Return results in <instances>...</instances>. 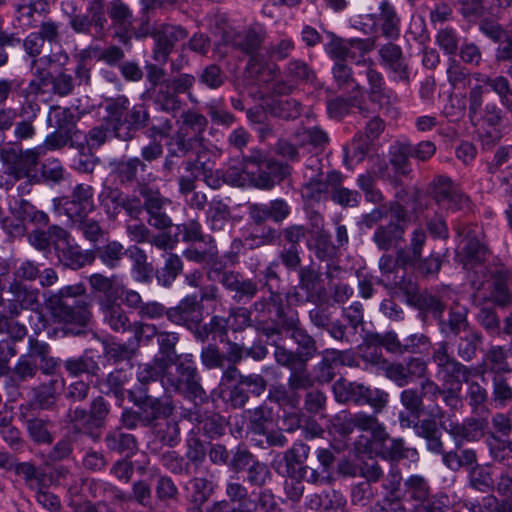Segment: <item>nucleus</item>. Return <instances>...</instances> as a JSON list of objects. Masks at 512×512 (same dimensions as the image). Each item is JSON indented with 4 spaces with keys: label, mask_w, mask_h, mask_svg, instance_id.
Here are the masks:
<instances>
[{
    "label": "nucleus",
    "mask_w": 512,
    "mask_h": 512,
    "mask_svg": "<svg viewBox=\"0 0 512 512\" xmlns=\"http://www.w3.org/2000/svg\"><path fill=\"white\" fill-rule=\"evenodd\" d=\"M160 357L152 363L141 365L137 372L138 380L148 383L159 379L169 392H179L189 397H202L205 393L199 383L192 355L175 356L178 336L175 333L158 334Z\"/></svg>",
    "instance_id": "obj_1"
},
{
    "label": "nucleus",
    "mask_w": 512,
    "mask_h": 512,
    "mask_svg": "<svg viewBox=\"0 0 512 512\" xmlns=\"http://www.w3.org/2000/svg\"><path fill=\"white\" fill-rule=\"evenodd\" d=\"M223 39L226 44L231 45L234 49L252 56L249 67L252 72L258 74L260 81L269 82L275 78L279 68L274 64L257 65V57L254 56V53L258 51L265 39V31L261 26H251L242 31H227Z\"/></svg>",
    "instance_id": "obj_2"
},
{
    "label": "nucleus",
    "mask_w": 512,
    "mask_h": 512,
    "mask_svg": "<svg viewBox=\"0 0 512 512\" xmlns=\"http://www.w3.org/2000/svg\"><path fill=\"white\" fill-rule=\"evenodd\" d=\"M207 125L208 120L201 113L194 110L183 111L177 131L167 141L169 155L183 157L197 145H202Z\"/></svg>",
    "instance_id": "obj_3"
},
{
    "label": "nucleus",
    "mask_w": 512,
    "mask_h": 512,
    "mask_svg": "<svg viewBox=\"0 0 512 512\" xmlns=\"http://www.w3.org/2000/svg\"><path fill=\"white\" fill-rule=\"evenodd\" d=\"M457 233L462 239L456 250V261L467 270L485 262L489 251L482 241L481 228L477 225L458 226Z\"/></svg>",
    "instance_id": "obj_4"
},
{
    "label": "nucleus",
    "mask_w": 512,
    "mask_h": 512,
    "mask_svg": "<svg viewBox=\"0 0 512 512\" xmlns=\"http://www.w3.org/2000/svg\"><path fill=\"white\" fill-rule=\"evenodd\" d=\"M432 362L436 365V377L442 384L450 383H468L471 376H475L478 370H472L457 361L449 352V346L446 342L438 343L431 356Z\"/></svg>",
    "instance_id": "obj_5"
},
{
    "label": "nucleus",
    "mask_w": 512,
    "mask_h": 512,
    "mask_svg": "<svg viewBox=\"0 0 512 512\" xmlns=\"http://www.w3.org/2000/svg\"><path fill=\"white\" fill-rule=\"evenodd\" d=\"M90 300L83 286L66 287V334L78 335L90 319Z\"/></svg>",
    "instance_id": "obj_6"
},
{
    "label": "nucleus",
    "mask_w": 512,
    "mask_h": 512,
    "mask_svg": "<svg viewBox=\"0 0 512 512\" xmlns=\"http://www.w3.org/2000/svg\"><path fill=\"white\" fill-rule=\"evenodd\" d=\"M431 195L436 204L446 210H463L470 200L452 180L445 176L436 177L431 184Z\"/></svg>",
    "instance_id": "obj_7"
},
{
    "label": "nucleus",
    "mask_w": 512,
    "mask_h": 512,
    "mask_svg": "<svg viewBox=\"0 0 512 512\" xmlns=\"http://www.w3.org/2000/svg\"><path fill=\"white\" fill-rule=\"evenodd\" d=\"M41 156V148L28 149L16 152L14 149L3 150L1 158L7 167L9 175L16 180L30 177L31 172L36 168Z\"/></svg>",
    "instance_id": "obj_8"
},
{
    "label": "nucleus",
    "mask_w": 512,
    "mask_h": 512,
    "mask_svg": "<svg viewBox=\"0 0 512 512\" xmlns=\"http://www.w3.org/2000/svg\"><path fill=\"white\" fill-rule=\"evenodd\" d=\"M140 195L144 198V207L149 215L148 223L157 229L170 227L172 220L166 214L170 200L163 197L158 190H153L146 185L141 186Z\"/></svg>",
    "instance_id": "obj_9"
},
{
    "label": "nucleus",
    "mask_w": 512,
    "mask_h": 512,
    "mask_svg": "<svg viewBox=\"0 0 512 512\" xmlns=\"http://www.w3.org/2000/svg\"><path fill=\"white\" fill-rule=\"evenodd\" d=\"M187 36V31L180 26L171 24L161 25L154 34V60L161 64L166 63L175 44L184 40Z\"/></svg>",
    "instance_id": "obj_10"
},
{
    "label": "nucleus",
    "mask_w": 512,
    "mask_h": 512,
    "mask_svg": "<svg viewBox=\"0 0 512 512\" xmlns=\"http://www.w3.org/2000/svg\"><path fill=\"white\" fill-rule=\"evenodd\" d=\"M166 316L171 322L192 329L203 319L202 305L196 296H186L176 307L168 309Z\"/></svg>",
    "instance_id": "obj_11"
},
{
    "label": "nucleus",
    "mask_w": 512,
    "mask_h": 512,
    "mask_svg": "<svg viewBox=\"0 0 512 512\" xmlns=\"http://www.w3.org/2000/svg\"><path fill=\"white\" fill-rule=\"evenodd\" d=\"M442 427L456 442L477 441L484 436L486 421L483 419L469 418L463 423L452 421L449 423L443 422Z\"/></svg>",
    "instance_id": "obj_12"
},
{
    "label": "nucleus",
    "mask_w": 512,
    "mask_h": 512,
    "mask_svg": "<svg viewBox=\"0 0 512 512\" xmlns=\"http://www.w3.org/2000/svg\"><path fill=\"white\" fill-rule=\"evenodd\" d=\"M22 356L37 363L42 373L47 375L53 374L60 365V361L50 355L49 345L33 337L29 338L28 351Z\"/></svg>",
    "instance_id": "obj_13"
},
{
    "label": "nucleus",
    "mask_w": 512,
    "mask_h": 512,
    "mask_svg": "<svg viewBox=\"0 0 512 512\" xmlns=\"http://www.w3.org/2000/svg\"><path fill=\"white\" fill-rule=\"evenodd\" d=\"M221 283L227 290L234 293L233 298L238 302L251 300L258 291V285L254 280L244 278L235 272H225Z\"/></svg>",
    "instance_id": "obj_14"
},
{
    "label": "nucleus",
    "mask_w": 512,
    "mask_h": 512,
    "mask_svg": "<svg viewBox=\"0 0 512 512\" xmlns=\"http://www.w3.org/2000/svg\"><path fill=\"white\" fill-rule=\"evenodd\" d=\"M373 61L368 58L363 60V66L367 67L366 76L369 83V97L372 102L380 106L391 104L397 100V96L384 88L382 75L373 69Z\"/></svg>",
    "instance_id": "obj_15"
},
{
    "label": "nucleus",
    "mask_w": 512,
    "mask_h": 512,
    "mask_svg": "<svg viewBox=\"0 0 512 512\" xmlns=\"http://www.w3.org/2000/svg\"><path fill=\"white\" fill-rule=\"evenodd\" d=\"M379 55L381 63L394 73L396 79L404 82L409 80L408 68L398 45L393 43L383 45L379 49Z\"/></svg>",
    "instance_id": "obj_16"
},
{
    "label": "nucleus",
    "mask_w": 512,
    "mask_h": 512,
    "mask_svg": "<svg viewBox=\"0 0 512 512\" xmlns=\"http://www.w3.org/2000/svg\"><path fill=\"white\" fill-rule=\"evenodd\" d=\"M426 232L418 227L413 230L407 248H401L396 254V264L403 268L415 266L422 257V249L426 243Z\"/></svg>",
    "instance_id": "obj_17"
},
{
    "label": "nucleus",
    "mask_w": 512,
    "mask_h": 512,
    "mask_svg": "<svg viewBox=\"0 0 512 512\" xmlns=\"http://www.w3.org/2000/svg\"><path fill=\"white\" fill-rule=\"evenodd\" d=\"M375 24L379 26L381 34L388 39L395 40L400 35V17L388 0H381L379 3V14L375 15Z\"/></svg>",
    "instance_id": "obj_18"
},
{
    "label": "nucleus",
    "mask_w": 512,
    "mask_h": 512,
    "mask_svg": "<svg viewBox=\"0 0 512 512\" xmlns=\"http://www.w3.org/2000/svg\"><path fill=\"white\" fill-rule=\"evenodd\" d=\"M348 354L336 349H326L322 352V360L314 368L315 379L319 383H328L334 376V368L338 364H350Z\"/></svg>",
    "instance_id": "obj_19"
},
{
    "label": "nucleus",
    "mask_w": 512,
    "mask_h": 512,
    "mask_svg": "<svg viewBox=\"0 0 512 512\" xmlns=\"http://www.w3.org/2000/svg\"><path fill=\"white\" fill-rule=\"evenodd\" d=\"M405 225L401 221L390 222L377 227L373 241L381 250H390L404 241Z\"/></svg>",
    "instance_id": "obj_20"
},
{
    "label": "nucleus",
    "mask_w": 512,
    "mask_h": 512,
    "mask_svg": "<svg viewBox=\"0 0 512 512\" xmlns=\"http://www.w3.org/2000/svg\"><path fill=\"white\" fill-rule=\"evenodd\" d=\"M146 164L139 158L134 157L127 160H121L115 164L114 173L118 180L123 183L143 184L147 179L144 176Z\"/></svg>",
    "instance_id": "obj_21"
},
{
    "label": "nucleus",
    "mask_w": 512,
    "mask_h": 512,
    "mask_svg": "<svg viewBox=\"0 0 512 512\" xmlns=\"http://www.w3.org/2000/svg\"><path fill=\"white\" fill-rule=\"evenodd\" d=\"M94 208L92 200V191L89 186L78 185L73 193L72 199L69 202V207L66 208V215L70 219L76 217H85Z\"/></svg>",
    "instance_id": "obj_22"
},
{
    "label": "nucleus",
    "mask_w": 512,
    "mask_h": 512,
    "mask_svg": "<svg viewBox=\"0 0 512 512\" xmlns=\"http://www.w3.org/2000/svg\"><path fill=\"white\" fill-rule=\"evenodd\" d=\"M473 76L477 81L488 85L499 97L500 103L505 110L512 114V86L506 77L502 75L489 77L481 73H474Z\"/></svg>",
    "instance_id": "obj_23"
},
{
    "label": "nucleus",
    "mask_w": 512,
    "mask_h": 512,
    "mask_svg": "<svg viewBox=\"0 0 512 512\" xmlns=\"http://www.w3.org/2000/svg\"><path fill=\"white\" fill-rule=\"evenodd\" d=\"M401 152L403 155L409 154L420 161H427L435 154L436 146L431 141H422L413 147L403 146L401 148ZM393 164L402 174H408L410 171L408 167V160L405 156L394 158Z\"/></svg>",
    "instance_id": "obj_24"
},
{
    "label": "nucleus",
    "mask_w": 512,
    "mask_h": 512,
    "mask_svg": "<svg viewBox=\"0 0 512 512\" xmlns=\"http://www.w3.org/2000/svg\"><path fill=\"white\" fill-rule=\"evenodd\" d=\"M100 310L104 322L115 332H125L131 327L129 318L119 303L100 301Z\"/></svg>",
    "instance_id": "obj_25"
},
{
    "label": "nucleus",
    "mask_w": 512,
    "mask_h": 512,
    "mask_svg": "<svg viewBox=\"0 0 512 512\" xmlns=\"http://www.w3.org/2000/svg\"><path fill=\"white\" fill-rule=\"evenodd\" d=\"M493 279L489 293V299L498 306L505 307L511 303L512 294L509 290L507 281L509 271L503 267L496 268L491 272Z\"/></svg>",
    "instance_id": "obj_26"
},
{
    "label": "nucleus",
    "mask_w": 512,
    "mask_h": 512,
    "mask_svg": "<svg viewBox=\"0 0 512 512\" xmlns=\"http://www.w3.org/2000/svg\"><path fill=\"white\" fill-rule=\"evenodd\" d=\"M89 283L94 290L104 294V298L101 301L117 302V299L120 297L122 284L117 275L106 277L96 273L90 276Z\"/></svg>",
    "instance_id": "obj_27"
},
{
    "label": "nucleus",
    "mask_w": 512,
    "mask_h": 512,
    "mask_svg": "<svg viewBox=\"0 0 512 512\" xmlns=\"http://www.w3.org/2000/svg\"><path fill=\"white\" fill-rule=\"evenodd\" d=\"M380 443V454L384 459L399 460L402 458H414L417 456V451L413 448L404 447L402 439H392L387 434V437L382 440H376Z\"/></svg>",
    "instance_id": "obj_28"
},
{
    "label": "nucleus",
    "mask_w": 512,
    "mask_h": 512,
    "mask_svg": "<svg viewBox=\"0 0 512 512\" xmlns=\"http://www.w3.org/2000/svg\"><path fill=\"white\" fill-rule=\"evenodd\" d=\"M512 402V384L505 375L496 374L492 378L490 403L494 408H505Z\"/></svg>",
    "instance_id": "obj_29"
},
{
    "label": "nucleus",
    "mask_w": 512,
    "mask_h": 512,
    "mask_svg": "<svg viewBox=\"0 0 512 512\" xmlns=\"http://www.w3.org/2000/svg\"><path fill=\"white\" fill-rule=\"evenodd\" d=\"M350 424L362 431L370 432L374 441L382 440L387 437L384 425L380 423L376 417L364 412L350 415Z\"/></svg>",
    "instance_id": "obj_30"
},
{
    "label": "nucleus",
    "mask_w": 512,
    "mask_h": 512,
    "mask_svg": "<svg viewBox=\"0 0 512 512\" xmlns=\"http://www.w3.org/2000/svg\"><path fill=\"white\" fill-rule=\"evenodd\" d=\"M308 247L320 260H329L336 255V246L331 242L326 231H318L308 239Z\"/></svg>",
    "instance_id": "obj_31"
},
{
    "label": "nucleus",
    "mask_w": 512,
    "mask_h": 512,
    "mask_svg": "<svg viewBox=\"0 0 512 512\" xmlns=\"http://www.w3.org/2000/svg\"><path fill=\"white\" fill-rule=\"evenodd\" d=\"M510 367L506 361V354L501 347H492L483 360L481 374L486 372L502 374L510 372Z\"/></svg>",
    "instance_id": "obj_32"
},
{
    "label": "nucleus",
    "mask_w": 512,
    "mask_h": 512,
    "mask_svg": "<svg viewBox=\"0 0 512 512\" xmlns=\"http://www.w3.org/2000/svg\"><path fill=\"white\" fill-rule=\"evenodd\" d=\"M363 387L362 384L340 378L333 384V393L335 399L340 403L353 401L359 405Z\"/></svg>",
    "instance_id": "obj_33"
},
{
    "label": "nucleus",
    "mask_w": 512,
    "mask_h": 512,
    "mask_svg": "<svg viewBox=\"0 0 512 512\" xmlns=\"http://www.w3.org/2000/svg\"><path fill=\"white\" fill-rule=\"evenodd\" d=\"M107 447L118 453H124L127 456L132 455L136 450V441L133 435L124 433L121 430H114L106 435Z\"/></svg>",
    "instance_id": "obj_34"
},
{
    "label": "nucleus",
    "mask_w": 512,
    "mask_h": 512,
    "mask_svg": "<svg viewBox=\"0 0 512 512\" xmlns=\"http://www.w3.org/2000/svg\"><path fill=\"white\" fill-rule=\"evenodd\" d=\"M154 101L161 110L172 113L180 109L181 101L178 93L171 87L170 81L165 80L155 94Z\"/></svg>",
    "instance_id": "obj_35"
},
{
    "label": "nucleus",
    "mask_w": 512,
    "mask_h": 512,
    "mask_svg": "<svg viewBox=\"0 0 512 512\" xmlns=\"http://www.w3.org/2000/svg\"><path fill=\"white\" fill-rule=\"evenodd\" d=\"M296 138L301 145H310L315 149H323L329 142L328 134L318 126L299 129Z\"/></svg>",
    "instance_id": "obj_36"
},
{
    "label": "nucleus",
    "mask_w": 512,
    "mask_h": 512,
    "mask_svg": "<svg viewBox=\"0 0 512 512\" xmlns=\"http://www.w3.org/2000/svg\"><path fill=\"white\" fill-rule=\"evenodd\" d=\"M187 489L190 492L191 501L200 507L213 493V486L210 481L205 478H194L192 479L187 486ZM193 512H201L199 508L194 510Z\"/></svg>",
    "instance_id": "obj_37"
},
{
    "label": "nucleus",
    "mask_w": 512,
    "mask_h": 512,
    "mask_svg": "<svg viewBox=\"0 0 512 512\" xmlns=\"http://www.w3.org/2000/svg\"><path fill=\"white\" fill-rule=\"evenodd\" d=\"M470 485L481 492H488L494 488V480L489 470L481 465H475L469 470Z\"/></svg>",
    "instance_id": "obj_38"
},
{
    "label": "nucleus",
    "mask_w": 512,
    "mask_h": 512,
    "mask_svg": "<svg viewBox=\"0 0 512 512\" xmlns=\"http://www.w3.org/2000/svg\"><path fill=\"white\" fill-rule=\"evenodd\" d=\"M229 219L228 206L221 201H213L207 211V221L212 230H223Z\"/></svg>",
    "instance_id": "obj_39"
},
{
    "label": "nucleus",
    "mask_w": 512,
    "mask_h": 512,
    "mask_svg": "<svg viewBox=\"0 0 512 512\" xmlns=\"http://www.w3.org/2000/svg\"><path fill=\"white\" fill-rule=\"evenodd\" d=\"M369 343L377 346L384 347L387 351L392 353H403L409 350L408 344H402L397 335L393 332L385 334H371L369 335Z\"/></svg>",
    "instance_id": "obj_40"
},
{
    "label": "nucleus",
    "mask_w": 512,
    "mask_h": 512,
    "mask_svg": "<svg viewBox=\"0 0 512 512\" xmlns=\"http://www.w3.org/2000/svg\"><path fill=\"white\" fill-rule=\"evenodd\" d=\"M333 77L340 89L352 88L355 93L362 94L360 86L352 76V70L344 61H337L333 67Z\"/></svg>",
    "instance_id": "obj_41"
},
{
    "label": "nucleus",
    "mask_w": 512,
    "mask_h": 512,
    "mask_svg": "<svg viewBox=\"0 0 512 512\" xmlns=\"http://www.w3.org/2000/svg\"><path fill=\"white\" fill-rule=\"evenodd\" d=\"M348 43V58L355 61L358 65H363V60L366 59L365 55L375 47V40L370 38L349 39Z\"/></svg>",
    "instance_id": "obj_42"
},
{
    "label": "nucleus",
    "mask_w": 512,
    "mask_h": 512,
    "mask_svg": "<svg viewBox=\"0 0 512 512\" xmlns=\"http://www.w3.org/2000/svg\"><path fill=\"white\" fill-rule=\"evenodd\" d=\"M182 269L183 264L180 257L175 254H170L166 259L163 270L159 272L157 279L163 286L168 287L176 279Z\"/></svg>",
    "instance_id": "obj_43"
},
{
    "label": "nucleus",
    "mask_w": 512,
    "mask_h": 512,
    "mask_svg": "<svg viewBox=\"0 0 512 512\" xmlns=\"http://www.w3.org/2000/svg\"><path fill=\"white\" fill-rule=\"evenodd\" d=\"M107 10L114 25H118L123 29H127L131 26L132 13L128 6L121 0L112 1Z\"/></svg>",
    "instance_id": "obj_44"
},
{
    "label": "nucleus",
    "mask_w": 512,
    "mask_h": 512,
    "mask_svg": "<svg viewBox=\"0 0 512 512\" xmlns=\"http://www.w3.org/2000/svg\"><path fill=\"white\" fill-rule=\"evenodd\" d=\"M359 188L363 191L365 200L374 204H381L384 196L375 186V178L370 173L361 174L357 179Z\"/></svg>",
    "instance_id": "obj_45"
},
{
    "label": "nucleus",
    "mask_w": 512,
    "mask_h": 512,
    "mask_svg": "<svg viewBox=\"0 0 512 512\" xmlns=\"http://www.w3.org/2000/svg\"><path fill=\"white\" fill-rule=\"evenodd\" d=\"M290 370L291 374L288 383L291 390L307 389L313 385L314 381L307 372L305 362L296 363V366Z\"/></svg>",
    "instance_id": "obj_46"
},
{
    "label": "nucleus",
    "mask_w": 512,
    "mask_h": 512,
    "mask_svg": "<svg viewBox=\"0 0 512 512\" xmlns=\"http://www.w3.org/2000/svg\"><path fill=\"white\" fill-rule=\"evenodd\" d=\"M125 253L122 244L112 241L100 249L99 258L107 267L115 268Z\"/></svg>",
    "instance_id": "obj_47"
},
{
    "label": "nucleus",
    "mask_w": 512,
    "mask_h": 512,
    "mask_svg": "<svg viewBox=\"0 0 512 512\" xmlns=\"http://www.w3.org/2000/svg\"><path fill=\"white\" fill-rule=\"evenodd\" d=\"M166 410L167 407H165L158 399L148 398L140 407L141 423L145 426L150 425L161 415L166 414Z\"/></svg>",
    "instance_id": "obj_48"
},
{
    "label": "nucleus",
    "mask_w": 512,
    "mask_h": 512,
    "mask_svg": "<svg viewBox=\"0 0 512 512\" xmlns=\"http://www.w3.org/2000/svg\"><path fill=\"white\" fill-rule=\"evenodd\" d=\"M447 79L454 89H464L469 83L468 71L454 58L449 60Z\"/></svg>",
    "instance_id": "obj_49"
},
{
    "label": "nucleus",
    "mask_w": 512,
    "mask_h": 512,
    "mask_svg": "<svg viewBox=\"0 0 512 512\" xmlns=\"http://www.w3.org/2000/svg\"><path fill=\"white\" fill-rule=\"evenodd\" d=\"M388 402V394L380 389H371L364 386L359 405L368 404L374 408L376 412L381 411Z\"/></svg>",
    "instance_id": "obj_50"
},
{
    "label": "nucleus",
    "mask_w": 512,
    "mask_h": 512,
    "mask_svg": "<svg viewBox=\"0 0 512 512\" xmlns=\"http://www.w3.org/2000/svg\"><path fill=\"white\" fill-rule=\"evenodd\" d=\"M362 94L354 93L349 99L338 97L328 101L327 110L332 118H341L349 112L350 107L356 106L359 103L358 98Z\"/></svg>",
    "instance_id": "obj_51"
},
{
    "label": "nucleus",
    "mask_w": 512,
    "mask_h": 512,
    "mask_svg": "<svg viewBox=\"0 0 512 512\" xmlns=\"http://www.w3.org/2000/svg\"><path fill=\"white\" fill-rule=\"evenodd\" d=\"M429 414L434 419H424L414 425L416 434L425 439L431 438L436 434L437 425L435 420L441 419L444 416V412L438 406L430 409Z\"/></svg>",
    "instance_id": "obj_52"
},
{
    "label": "nucleus",
    "mask_w": 512,
    "mask_h": 512,
    "mask_svg": "<svg viewBox=\"0 0 512 512\" xmlns=\"http://www.w3.org/2000/svg\"><path fill=\"white\" fill-rule=\"evenodd\" d=\"M469 512H503V506L494 495L484 496L480 501H465Z\"/></svg>",
    "instance_id": "obj_53"
},
{
    "label": "nucleus",
    "mask_w": 512,
    "mask_h": 512,
    "mask_svg": "<svg viewBox=\"0 0 512 512\" xmlns=\"http://www.w3.org/2000/svg\"><path fill=\"white\" fill-rule=\"evenodd\" d=\"M407 493L414 500L420 502V506L425 503L429 496V488L424 480L420 476H411L406 481Z\"/></svg>",
    "instance_id": "obj_54"
},
{
    "label": "nucleus",
    "mask_w": 512,
    "mask_h": 512,
    "mask_svg": "<svg viewBox=\"0 0 512 512\" xmlns=\"http://www.w3.org/2000/svg\"><path fill=\"white\" fill-rule=\"evenodd\" d=\"M94 256L91 252L82 251L79 247L69 246L66 248V267L74 270L92 263Z\"/></svg>",
    "instance_id": "obj_55"
},
{
    "label": "nucleus",
    "mask_w": 512,
    "mask_h": 512,
    "mask_svg": "<svg viewBox=\"0 0 512 512\" xmlns=\"http://www.w3.org/2000/svg\"><path fill=\"white\" fill-rule=\"evenodd\" d=\"M310 448L304 443H295L292 448L284 454V460L287 466L286 473L290 474V468L295 464L299 465L306 461Z\"/></svg>",
    "instance_id": "obj_56"
},
{
    "label": "nucleus",
    "mask_w": 512,
    "mask_h": 512,
    "mask_svg": "<svg viewBox=\"0 0 512 512\" xmlns=\"http://www.w3.org/2000/svg\"><path fill=\"white\" fill-rule=\"evenodd\" d=\"M14 471L24 479L27 486L32 489L38 488L41 481V474L32 463H17L14 466Z\"/></svg>",
    "instance_id": "obj_57"
},
{
    "label": "nucleus",
    "mask_w": 512,
    "mask_h": 512,
    "mask_svg": "<svg viewBox=\"0 0 512 512\" xmlns=\"http://www.w3.org/2000/svg\"><path fill=\"white\" fill-rule=\"evenodd\" d=\"M289 77L300 81H313L315 78L313 70L307 63L301 60H291L286 67Z\"/></svg>",
    "instance_id": "obj_58"
},
{
    "label": "nucleus",
    "mask_w": 512,
    "mask_h": 512,
    "mask_svg": "<svg viewBox=\"0 0 512 512\" xmlns=\"http://www.w3.org/2000/svg\"><path fill=\"white\" fill-rule=\"evenodd\" d=\"M490 451L495 460L507 464L512 462V443L510 441L493 437L490 442Z\"/></svg>",
    "instance_id": "obj_59"
},
{
    "label": "nucleus",
    "mask_w": 512,
    "mask_h": 512,
    "mask_svg": "<svg viewBox=\"0 0 512 512\" xmlns=\"http://www.w3.org/2000/svg\"><path fill=\"white\" fill-rule=\"evenodd\" d=\"M71 220L82 231L84 236L92 242L97 241L102 235V229L98 222L93 219H88L87 216H80Z\"/></svg>",
    "instance_id": "obj_60"
},
{
    "label": "nucleus",
    "mask_w": 512,
    "mask_h": 512,
    "mask_svg": "<svg viewBox=\"0 0 512 512\" xmlns=\"http://www.w3.org/2000/svg\"><path fill=\"white\" fill-rule=\"evenodd\" d=\"M126 254L133 261V268L137 272L138 278H145L151 269L147 264V256L144 251L137 246H132L126 250Z\"/></svg>",
    "instance_id": "obj_61"
},
{
    "label": "nucleus",
    "mask_w": 512,
    "mask_h": 512,
    "mask_svg": "<svg viewBox=\"0 0 512 512\" xmlns=\"http://www.w3.org/2000/svg\"><path fill=\"white\" fill-rule=\"evenodd\" d=\"M275 114L284 119H295L300 116L302 107L298 100L289 98L280 100L274 107Z\"/></svg>",
    "instance_id": "obj_62"
},
{
    "label": "nucleus",
    "mask_w": 512,
    "mask_h": 512,
    "mask_svg": "<svg viewBox=\"0 0 512 512\" xmlns=\"http://www.w3.org/2000/svg\"><path fill=\"white\" fill-rule=\"evenodd\" d=\"M27 429L31 438L37 443H51L53 440L45 422L41 419L28 420Z\"/></svg>",
    "instance_id": "obj_63"
},
{
    "label": "nucleus",
    "mask_w": 512,
    "mask_h": 512,
    "mask_svg": "<svg viewBox=\"0 0 512 512\" xmlns=\"http://www.w3.org/2000/svg\"><path fill=\"white\" fill-rule=\"evenodd\" d=\"M256 505L252 502H245L237 507H231L227 500H220L212 503L206 508V512H254Z\"/></svg>",
    "instance_id": "obj_64"
}]
</instances>
